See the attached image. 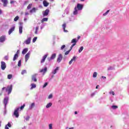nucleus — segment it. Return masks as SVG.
Wrapping results in <instances>:
<instances>
[{
    "mask_svg": "<svg viewBox=\"0 0 129 129\" xmlns=\"http://www.w3.org/2000/svg\"><path fill=\"white\" fill-rule=\"evenodd\" d=\"M84 6L79 3L77 4V7H75L74 11L73 12V15H77L78 14V11H82Z\"/></svg>",
    "mask_w": 129,
    "mask_h": 129,
    "instance_id": "nucleus-1",
    "label": "nucleus"
},
{
    "mask_svg": "<svg viewBox=\"0 0 129 129\" xmlns=\"http://www.w3.org/2000/svg\"><path fill=\"white\" fill-rule=\"evenodd\" d=\"M71 43L73 44L71 46L70 49L65 52V53H64L65 55H68V54H69V53H70V51H71V50H72V49H73V47H74V46L76 45V43H77V40H76V39H73L72 40Z\"/></svg>",
    "mask_w": 129,
    "mask_h": 129,
    "instance_id": "nucleus-2",
    "label": "nucleus"
},
{
    "mask_svg": "<svg viewBox=\"0 0 129 129\" xmlns=\"http://www.w3.org/2000/svg\"><path fill=\"white\" fill-rule=\"evenodd\" d=\"M13 90V85L8 86L6 89V92H8V94H11Z\"/></svg>",
    "mask_w": 129,
    "mask_h": 129,
    "instance_id": "nucleus-3",
    "label": "nucleus"
},
{
    "mask_svg": "<svg viewBox=\"0 0 129 129\" xmlns=\"http://www.w3.org/2000/svg\"><path fill=\"white\" fill-rule=\"evenodd\" d=\"M19 110H20V107L17 108L14 112V115L17 118L19 117Z\"/></svg>",
    "mask_w": 129,
    "mask_h": 129,
    "instance_id": "nucleus-4",
    "label": "nucleus"
},
{
    "mask_svg": "<svg viewBox=\"0 0 129 129\" xmlns=\"http://www.w3.org/2000/svg\"><path fill=\"white\" fill-rule=\"evenodd\" d=\"M49 13H50V10L46 9L45 11L43 12V17H47L48 15H49Z\"/></svg>",
    "mask_w": 129,
    "mask_h": 129,
    "instance_id": "nucleus-5",
    "label": "nucleus"
},
{
    "mask_svg": "<svg viewBox=\"0 0 129 129\" xmlns=\"http://www.w3.org/2000/svg\"><path fill=\"white\" fill-rule=\"evenodd\" d=\"M30 55H31V53L28 52L25 56V62H27L28 60L30 59Z\"/></svg>",
    "mask_w": 129,
    "mask_h": 129,
    "instance_id": "nucleus-6",
    "label": "nucleus"
},
{
    "mask_svg": "<svg viewBox=\"0 0 129 129\" xmlns=\"http://www.w3.org/2000/svg\"><path fill=\"white\" fill-rule=\"evenodd\" d=\"M7 68V65H6V62L5 61L1 62V69L2 70H5Z\"/></svg>",
    "mask_w": 129,
    "mask_h": 129,
    "instance_id": "nucleus-7",
    "label": "nucleus"
},
{
    "mask_svg": "<svg viewBox=\"0 0 129 129\" xmlns=\"http://www.w3.org/2000/svg\"><path fill=\"white\" fill-rule=\"evenodd\" d=\"M62 59H63V56H62V54H59L58 55V57L57 59V62L58 63H60V62H61V61H62Z\"/></svg>",
    "mask_w": 129,
    "mask_h": 129,
    "instance_id": "nucleus-8",
    "label": "nucleus"
},
{
    "mask_svg": "<svg viewBox=\"0 0 129 129\" xmlns=\"http://www.w3.org/2000/svg\"><path fill=\"white\" fill-rule=\"evenodd\" d=\"M8 102H9V97H6L4 99V103L5 104V106H7Z\"/></svg>",
    "mask_w": 129,
    "mask_h": 129,
    "instance_id": "nucleus-9",
    "label": "nucleus"
},
{
    "mask_svg": "<svg viewBox=\"0 0 129 129\" xmlns=\"http://www.w3.org/2000/svg\"><path fill=\"white\" fill-rule=\"evenodd\" d=\"M15 26H13L11 29H10L8 31L9 35H11V34H12V33H13L14 31H15Z\"/></svg>",
    "mask_w": 129,
    "mask_h": 129,
    "instance_id": "nucleus-10",
    "label": "nucleus"
},
{
    "mask_svg": "<svg viewBox=\"0 0 129 129\" xmlns=\"http://www.w3.org/2000/svg\"><path fill=\"white\" fill-rule=\"evenodd\" d=\"M31 38L29 37L26 40L24 41V43H25L26 45H29V44H31Z\"/></svg>",
    "mask_w": 129,
    "mask_h": 129,
    "instance_id": "nucleus-11",
    "label": "nucleus"
},
{
    "mask_svg": "<svg viewBox=\"0 0 129 129\" xmlns=\"http://www.w3.org/2000/svg\"><path fill=\"white\" fill-rule=\"evenodd\" d=\"M5 41H6V36L5 35L0 37V43H3Z\"/></svg>",
    "mask_w": 129,
    "mask_h": 129,
    "instance_id": "nucleus-12",
    "label": "nucleus"
},
{
    "mask_svg": "<svg viewBox=\"0 0 129 129\" xmlns=\"http://www.w3.org/2000/svg\"><path fill=\"white\" fill-rule=\"evenodd\" d=\"M56 58V53H53L51 55V57L48 58V61H51V60H53Z\"/></svg>",
    "mask_w": 129,
    "mask_h": 129,
    "instance_id": "nucleus-13",
    "label": "nucleus"
},
{
    "mask_svg": "<svg viewBox=\"0 0 129 129\" xmlns=\"http://www.w3.org/2000/svg\"><path fill=\"white\" fill-rule=\"evenodd\" d=\"M66 26H67V24L66 23H63L62 25L63 31L64 32V33H68V30H66L65 29H66Z\"/></svg>",
    "mask_w": 129,
    "mask_h": 129,
    "instance_id": "nucleus-14",
    "label": "nucleus"
},
{
    "mask_svg": "<svg viewBox=\"0 0 129 129\" xmlns=\"http://www.w3.org/2000/svg\"><path fill=\"white\" fill-rule=\"evenodd\" d=\"M48 56V55L45 54L44 55L42 59H41L40 63H44V62H45V60H46V58H47V57Z\"/></svg>",
    "mask_w": 129,
    "mask_h": 129,
    "instance_id": "nucleus-15",
    "label": "nucleus"
},
{
    "mask_svg": "<svg viewBox=\"0 0 129 129\" xmlns=\"http://www.w3.org/2000/svg\"><path fill=\"white\" fill-rule=\"evenodd\" d=\"M47 67L44 68V69H42L40 70V73H43V74H45L47 72Z\"/></svg>",
    "mask_w": 129,
    "mask_h": 129,
    "instance_id": "nucleus-16",
    "label": "nucleus"
},
{
    "mask_svg": "<svg viewBox=\"0 0 129 129\" xmlns=\"http://www.w3.org/2000/svg\"><path fill=\"white\" fill-rule=\"evenodd\" d=\"M1 1L3 3L4 7H7L8 5V0H1Z\"/></svg>",
    "mask_w": 129,
    "mask_h": 129,
    "instance_id": "nucleus-17",
    "label": "nucleus"
},
{
    "mask_svg": "<svg viewBox=\"0 0 129 129\" xmlns=\"http://www.w3.org/2000/svg\"><path fill=\"white\" fill-rule=\"evenodd\" d=\"M32 81H34V82H37V78L36 77V75H34L32 76Z\"/></svg>",
    "mask_w": 129,
    "mask_h": 129,
    "instance_id": "nucleus-18",
    "label": "nucleus"
},
{
    "mask_svg": "<svg viewBox=\"0 0 129 129\" xmlns=\"http://www.w3.org/2000/svg\"><path fill=\"white\" fill-rule=\"evenodd\" d=\"M44 7H47L49 6V3L47 2L45 0L43 2Z\"/></svg>",
    "mask_w": 129,
    "mask_h": 129,
    "instance_id": "nucleus-19",
    "label": "nucleus"
},
{
    "mask_svg": "<svg viewBox=\"0 0 129 129\" xmlns=\"http://www.w3.org/2000/svg\"><path fill=\"white\" fill-rule=\"evenodd\" d=\"M9 127H12V124H11V123L8 122V124L6 125L5 126V129H10Z\"/></svg>",
    "mask_w": 129,
    "mask_h": 129,
    "instance_id": "nucleus-20",
    "label": "nucleus"
},
{
    "mask_svg": "<svg viewBox=\"0 0 129 129\" xmlns=\"http://www.w3.org/2000/svg\"><path fill=\"white\" fill-rule=\"evenodd\" d=\"M37 9L35 8H33L30 11V13L31 14H33V13H36V11H37Z\"/></svg>",
    "mask_w": 129,
    "mask_h": 129,
    "instance_id": "nucleus-21",
    "label": "nucleus"
},
{
    "mask_svg": "<svg viewBox=\"0 0 129 129\" xmlns=\"http://www.w3.org/2000/svg\"><path fill=\"white\" fill-rule=\"evenodd\" d=\"M58 70H59V67H56V68L54 70V71H53L52 72V74H53V75L56 74V73H57V71H58Z\"/></svg>",
    "mask_w": 129,
    "mask_h": 129,
    "instance_id": "nucleus-22",
    "label": "nucleus"
},
{
    "mask_svg": "<svg viewBox=\"0 0 129 129\" xmlns=\"http://www.w3.org/2000/svg\"><path fill=\"white\" fill-rule=\"evenodd\" d=\"M28 48H24L22 52V54L23 55H25V54H26L27 52H28Z\"/></svg>",
    "mask_w": 129,
    "mask_h": 129,
    "instance_id": "nucleus-23",
    "label": "nucleus"
},
{
    "mask_svg": "<svg viewBox=\"0 0 129 129\" xmlns=\"http://www.w3.org/2000/svg\"><path fill=\"white\" fill-rule=\"evenodd\" d=\"M18 57H19V55L18 54H15L13 57V61H16V59H18Z\"/></svg>",
    "mask_w": 129,
    "mask_h": 129,
    "instance_id": "nucleus-24",
    "label": "nucleus"
},
{
    "mask_svg": "<svg viewBox=\"0 0 129 129\" xmlns=\"http://www.w3.org/2000/svg\"><path fill=\"white\" fill-rule=\"evenodd\" d=\"M48 21V18H44L42 19L41 23H44V22H47Z\"/></svg>",
    "mask_w": 129,
    "mask_h": 129,
    "instance_id": "nucleus-25",
    "label": "nucleus"
},
{
    "mask_svg": "<svg viewBox=\"0 0 129 129\" xmlns=\"http://www.w3.org/2000/svg\"><path fill=\"white\" fill-rule=\"evenodd\" d=\"M52 106V103H49L46 106V108H49Z\"/></svg>",
    "mask_w": 129,
    "mask_h": 129,
    "instance_id": "nucleus-26",
    "label": "nucleus"
},
{
    "mask_svg": "<svg viewBox=\"0 0 129 129\" xmlns=\"http://www.w3.org/2000/svg\"><path fill=\"white\" fill-rule=\"evenodd\" d=\"M36 86L35 84H31V87L30 89H33V88H36Z\"/></svg>",
    "mask_w": 129,
    "mask_h": 129,
    "instance_id": "nucleus-27",
    "label": "nucleus"
},
{
    "mask_svg": "<svg viewBox=\"0 0 129 129\" xmlns=\"http://www.w3.org/2000/svg\"><path fill=\"white\" fill-rule=\"evenodd\" d=\"M19 33L20 34H22V33H23V27L22 26L19 27Z\"/></svg>",
    "mask_w": 129,
    "mask_h": 129,
    "instance_id": "nucleus-28",
    "label": "nucleus"
},
{
    "mask_svg": "<svg viewBox=\"0 0 129 129\" xmlns=\"http://www.w3.org/2000/svg\"><path fill=\"white\" fill-rule=\"evenodd\" d=\"M32 6H33V4H29V5L28 6V7H27V10H30V9H31Z\"/></svg>",
    "mask_w": 129,
    "mask_h": 129,
    "instance_id": "nucleus-29",
    "label": "nucleus"
},
{
    "mask_svg": "<svg viewBox=\"0 0 129 129\" xmlns=\"http://www.w3.org/2000/svg\"><path fill=\"white\" fill-rule=\"evenodd\" d=\"M97 76V73L96 72H94L93 74V78H96Z\"/></svg>",
    "mask_w": 129,
    "mask_h": 129,
    "instance_id": "nucleus-30",
    "label": "nucleus"
},
{
    "mask_svg": "<svg viewBox=\"0 0 129 129\" xmlns=\"http://www.w3.org/2000/svg\"><path fill=\"white\" fill-rule=\"evenodd\" d=\"M83 46H81V48L79 49V53H81V52H82V51H83Z\"/></svg>",
    "mask_w": 129,
    "mask_h": 129,
    "instance_id": "nucleus-31",
    "label": "nucleus"
},
{
    "mask_svg": "<svg viewBox=\"0 0 129 129\" xmlns=\"http://www.w3.org/2000/svg\"><path fill=\"white\" fill-rule=\"evenodd\" d=\"M12 78H13V75H8V79H12Z\"/></svg>",
    "mask_w": 129,
    "mask_h": 129,
    "instance_id": "nucleus-32",
    "label": "nucleus"
},
{
    "mask_svg": "<svg viewBox=\"0 0 129 129\" xmlns=\"http://www.w3.org/2000/svg\"><path fill=\"white\" fill-rule=\"evenodd\" d=\"M37 39H38L37 37H34V38L33 39V40H32L33 43H35V42H36V41H37Z\"/></svg>",
    "mask_w": 129,
    "mask_h": 129,
    "instance_id": "nucleus-33",
    "label": "nucleus"
},
{
    "mask_svg": "<svg viewBox=\"0 0 129 129\" xmlns=\"http://www.w3.org/2000/svg\"><path fill=\"white\" fill-rule=\"evenodd\" d=\"M25 106H26V104H24L22 106H21L20 107L21 110H23V108H24Z\"/></svg>",
    "mask_w": 129,
    "mask_h": 129,
    "instance_id": "nucleus-34",
    "label": "nucleus"
},
{
    "mask_svg": "<svg viewBox=\"0 0 129 129\" xmlns=\"http://www.w3.org/2000/svg\"><path fill=\"white\" fill-rule=\"evenodd\" d=\"M19 19H20V17H19V16H16L15 18H14V21L15 22H17V21H18L19 20Z\"/></svg>",
    "mask_w": 129,
    "mask_h": 129,
    "instance_id": "nucleus-35",
    "label": "nucleus"
},
{
    "mask_svg": "<svg viewBox=\"0 0 129 129\" xmlns=\"http://www.w3.org/2000/svg\"><path fill=\"white\" fill-rule=\"evenodd\" d=\"M26 73H27V71H26V70H23L21 72V74L22 75H24V74H26Z\"/></svg>",
    "mask_w": 129,
    "mask_h": 129,
    "instance_id": "nucleus-36",
    "label": "nucleus"
},
{
    "mask_svg": "<svg viewBox=\"0 0 129 129\" xmlns=\"http://www.w3.org/2000/svg\"><path fill=\"white\" fill-rule=\"evenodd\" d=\"M117 107H118L117 106H115V105L112 106V108L113 109H116V108H117Z\"/></svg>",
    "mask_w": 129,
    "mask_h": 129,
    "instance_id": "nucleus-37",
    "label": "nucleus"
},
{
    "mask_svg": "<svg viewBox=\"0 0 129 129\" xmlns=\"http://www.w3.org/2000/svg\"><path fill=\"white\" fill-rule=\"evenodd\" d=\"M52 97H53V95H52V94H50L48 97V99H51V98H52Z\"/></svg>",
    "mask_w": 129,
    "mask_h": 129,
    "instance_id": "nucleus-38",
    "label": "nucleus"
},
{
    "mask_svg": "<svg viewBox=\"0 0 129 129\" xmlns=\"http://www.w3.org/2000/svg\"><path fill=\"white\" fill-rule=\"evenodd\" d=\"M109 13V10H107L106 13L103 14V16H106V15H107V14H108Z\"/></svg>",
    "mask_w": 129,
    "mask_h": 129,
    "instance_id": "nucleus-39",
    "label": "nucleus"
},
{
    "mask_svg": "<svg viewBox=\"0 0 129 129\" xmlns=\"http://www.w3.org/2000/svg\"><path fill=\"white\" fill-rule=\"evenodd\" d=\"M21 63H22V61L21 60H19L18 61V66H19V67H21Z\"/></svg>",
    "mask_w": 129,
    "mask_h": 129,
    "instance_id": "nucleus-40",
    "label": "nucleus"
},
{
    "mask_svg": "<svg viewBox=\"0 0 129 129\" xmlns=\"http://www.w3.org/2000/svg\"><path fill=\"white\" fill-rule=\"evenodd\" d=\"M52 123H50V124H49V129H52Z\"/></svg>",
    "mask_w": 129,
    "mask_h": 129,
    "instance_id": "nucleus-41",
    "label": "nucleus"
},
{
    "mask_svg": "<svg viewBox=\"0 0 129 129\" xmlns=\"http://www.w3.org/2000/svg\"><path fill=\"white\" fill-rule=\"evenodd\" d=\"M76 58H77L76 56H74L73 58H72V60H73V61H75L76 60Z\"/></svg>",
    "mask_w": 129,
    "mask_h": 129,
    "instance_id": "nucleus-42",
    "label": "nucleus"
},
{
    "mask_svg": "<svg viewBox=\"0 0 129 129\" xmlns=\"http://www.w3.org/2000/svg\"><path fill=\"white\" fill-rule=\"evenodd\" d=\"M47 85H48V83H45L43 86V88H45V87H46V86H47Z\"/></svg>",
    "mask_w": 129,
    "mask_h": 129,
    "instance_id": "nucleus-43",
    "label": "nucleus"
},
{
    "mask_svg": "<svg viewBox=\"0 0 129 129\" xmlns=\"http://www.w3.org/2000/svg\"><path fill=\"white\" fill-rule=\"evenodd\" d=\"M65 47H66L65 45H62V46L61 47V50H63V49L65 48Z\"/></svg>",
    "mask_w": 129,
    "mask_h": 129,
    "instance_id": "nucleus-44",
    "label": "nucleus"
},
{
    "mask_svg": "<svg viewBox=\"0 0 129 129\" xmlns=\"http://www.w3.org/2000/svg\"><path fill=\"white\" fill-rule=\"evenodd\" d=\"M112 69H113V68L112 67H110L108 68V70H112Z\"/></svg>",
    "mask_w": 129,
    "mask_h": 129,
    "instance_id": "nucleus-45",
    "label": "nucleus"
},
{
    "mask_svg": "<svg viewBox=\"0 0 129 129\" xmlns=\"http://www.w3.org/2000/svg\"><path fill=\"white\" fill-rule=\"evenodd\" d=\"M110 94H112V95H114V91H111L109 92Z\"/></svg>",
    "mask_w": 129,
    "mask_h": 129,
    "instance_id": "nucleus-46",
    "label": "nucleus"
},
{
    "mask_svg": "<svg viewBox=\"0 0 129 129\" xmlns=\"http://www.w3.org/2000/svg\"><path fill=\"white\" fill-rule=\"evenodd\" d=\"M72 62H73V59H71L69 62V64L71 65L72 64Z\"/></svg>",
    "mask_w": 129,
    "mask_h": 129,
    "instance_id": "nucleus-47",
    "label": "nucleus"
},
{
    "mask_svg": "<svg viewBox=\"0 0 129 129\" xmlns=\"http://www.w3.org/2000/svg\"><path fill=\"white\" fill-rule=\"evenodd\" d=\"M30 119V116H28L26 118V120H29Z\"/></svg>",
    "mask_w": 129,
    "mask_h": 129,
    "instance_id": "nucleus-48",
    "label": "nucleus"
},
{
    "mask_svg": "<svg viewBox=\"0 0 129 129\" xmlns=\"http://www.w3.org/2000/svg\"><path fill=\"white\" fill-rule=\"evenodd\" d=\"M5 60H8V59H9V56H6L5 57Z\"/></svg>",
    "mask_w": 129,
    "mask_h": 129,
    "instance_id": "nucleus-49",
    "label": "nucleus"
},
{
    "mask_svg": "<svg viewBox=\"0 0 129 129\" xmlns=\"http://www.w3.org/2000/svg\"><path fill=\"white\" fill-rule=\"evenodd\" d=\"M33 106H35V103H32L31 104V107H33Z\"/></svg>",
    "mask_w": 129,
    "mask_h": 129,
    "instance_id": "nucleus-50",
    "label": "nucleus"
},
{
    "mask_svg": "<svg viewBox=\"0 0 129 129\" xmlns=\"http://www.w3.org/2000/svg\"><path fill=\"white\" fill-rule=\"evenodd\" d=\"M19 53H20V50H18L17 52H16V54H17V55H19Z\"/></svg>",
    "mask_w": 129,
    "mask_h": 129,
    "instance_id": "nucleus-51",
    "label": "nucleus"
},
{
    "mask_svg": "<svg viewBox=\"0 0 129 129\" xmlns=\"http://www.w3.org/2000/svg\"><path fill=\"white\" fill-rule=\"evenodd\" d=\"M14 3H15V2H14L13 1H12L10 2V4H13Z\"/></svg>",
    "mask_w": 129,
    "mask_h": 129,
    "instance_id": "nucleus-52",
    "label": "nucleus"
},
{
    "mask_svg": "<svg viewBox=\"0 0 129 129\" xmlns=\"http://www.w3.org/2000/svg\"><path fill=\"white\" fill-rule=\"evenodd\" d=\"M29 13H28V12H26L25 13V16H28V15H29Z\"/></svg>",
    "mask_w": 129,
    "mask_h": 129,
    "instance_id": "nucleus-53",
    "label": "nucleus"
},
{
    "mask_svg": "<svg viewBox=\"0 0 129 129\" xmlns=\"http://www.w3.org/2000/svg\"><path fill=\"white\" fill-rule=\"evenodd\" d=\"M98 87H99V85H97V86L96 87V89H98Z\"/></svg>",
    "mask_w": 129,
    "mask_h": 129,
    "instance_id": "nucleus-54",
    "label": "nucleus"
},
{
    "mask_svg": "<svg viewBox=\"0 0 129 129\" xmlns=\"http://www.w3.org/2000/svg\"><path fill=\"white\" fill-rule=\"evenodd\" d=\"M39 30V27H36V31H38Z\"/></svg>",
    "mask_w": 129,
    "mask_h": 129,
    "instance_id": "nucleus-55",
    "label": "nucleus"
},
{
    "mask_svg": "<svg viewBox=\"0 0 129 129\" xmlns=\"http://www.w3.org/2000/svg\"><path fill=\"white\" fill-rule=\"evenodd\" d=\"M35 34H38V30H36V31H35Z\"/></svg>",
    "mask_w": 129,
    "mask_h": 129,
    "instance_id": "nucleus-56",
    "label": "nucleus"
},
{
    "mask_svg": "<svg viewBox=\"0 0 129 129\" xmlns=\"http://www.w3.org/2000/svg\"><path fill=\"white\" fill-rule=\"evenodd\" d=\"M102 78H104V79H106V77H103V76H102Z\"/></svg>",
    "mask_w": 129,
    "mask_h": 129,
    "instance_id": "nucleus-57",
    "label": "nucleus"
},
{
    "mask_svg": "<svg viewBox=\"0 0 129 129\" xmlns=\"http://www.w3.org/2000/svg\"><path fill=\"white\" fill-rule=\"evenodd\" d=\"M2 10L0 9V15H2Z\"/></svg>",
    "mask_w": 129,
    "mask_h": 129,
    "instance_id": "nucleus-58",
    "label": "nucleus"
},
{
    "mask_svg": "<svg viewBox=\"0 0 129 129\" xmlns=\"http://www.w3.org/2000/svg\"><path fill=\"white\" fill-rule=\"evenodd\" d=\"M80 39V36H78V40H79Z\"/></svg>",
    "mask_w": 129,
    "mask_h": 129,
    "instance_id": "nucleus-59",
    "label": "nucleus"
},
{
    "mask_svg": "<svg viewBox=\"0 0 129 129\" xmlns=\"http://www.w3.org/2000/svg\"><path fill=\"white\" fill-rule=\"evenodd\" d=\"M69 129H74V127H72L69 128Z\"/></svg>",
    "mask_w": 129,
    "mask_h": 129,
    "instance_id": "nucleus-60",
    "label": "nucleus"
},
{
    "mask_svg": "<svg viewBox=\"0 0 129 129\" xmlns=\"http://www.w3.org/2000/svg\"><path fill=\"white\" fill-rule=\"evenodd\" d=\"M75 114H77V111L75 112Z\"/></svg>",
    "mask_w": 129,
    "mask_h": 129,
    "instance_id": "nucleus-61",
    "label": "nucleus"
},
{
    "mask_svg": "<svg viewBox=\"0 0 129 129\" xmlns=\"http://www.w3.org/2000/svg\"><path fill=\"white\" fill-rule=\"evenodd\" d=\"M24 20L25 21H27V18H24Z\"/></svg>",
    "mask_w": 129,
    "mask_h": 129,
    "instance_id": "nucleus-62",
    "label": "nucleus"
},
{
    "mask_svg": "<svg viewBox=\"0 0 129 129\" xmlns=\"http://www.w3.org/2000/svg\"><path fill=\"white\" fill-rule=\"evenodd\" d=\"M81 1V2H84V1H85V0H80Z\"/></svg>",
    "mask_w": 129,
    "mask_h": 129,
    "instance_id": "nucleus-63",
    "label": "nucleus"
},
{
    "mask_svg": "<svg viewBox=\"0 0 129 129\" xmlns=\"http://www.w3.org/2000/svg\"><path fill=\"white\" fill-rule=\"evenodd\" d=\"M4 89H5V87L2 88V90H4Z\"/></svg>",
    "mask_w": 129,
    "mask_h": 129,
    "instance_id": "nucleus-64",
    "label": "nucleus"
}]
</instances>
